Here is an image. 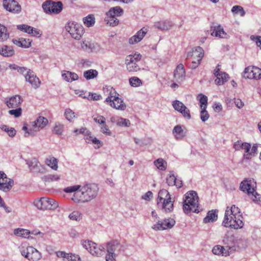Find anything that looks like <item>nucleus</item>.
I'll return each instance as SVG.
<instances>
[{
  "instance_id": "nucleus-1",
  "label": "nucleus",
  "mask_w": 261,
  "mask_h": 261,
  "mask_svg": "<svg viewBox=\"0 0 261 261\" xmlns=\"http://www.w3.org/2000/svg\"><path fill=\"white\" fill-rule=\"evenodd\" d=\"M99 188L96 184H86L81 186L79 192L74 193L71 199L76 203L88 202L96 197Z\"/></svg>"
},
{
  "instance_id": "nucleus-2",
  "label": "nucleus",
  "mask_w": 261,
  "mask_h": 261,
  "mask_svg": "<svg viewBox=\"0 0 261 261\" xmlns=\"http://www.w3.org/2000/svg\"><path fill=\"white\" fill-rule=\"evenodd\" d=\"M240 209L234 205L231 208L227 207L225 212L224 218L222 224L224 227L234 229L243 227L244 223L243 217L240 214Z\"/></svg>"
},
{
  "instance_id": "nucleus-3",
  "label": "nucleus",
  "mask_w": 261,
  "mask_h": 261,
  "mask_svg": "<svg viewBox=\"0 0 261 261\" xmlns=\"http://www.w3.org/2000/svg\"><path fill=\"white\" fill-rule=\"evenodd\" d=\"M256 188V182L252 178H245L240 185V190L247 193L253 202L258 203L261 201V195L255 191Z\"/></svg>"
},
{
  "instance_id": "nucleus-4",
  "label": "nucleus",
  "mask_w": 261,
  "mask_h": 261,
  "mask_svg": "<svg viewBox=\"0 0 261 261\" xmlns=\"http://www.w3.org/2000/svg\"><path fill=\"white\" fill-rule=\"evenodd\" d=\"M174 200H171L169 192L165 189L161 190L158 193L157 206L165 213L171 212L173 210Z\"/></svg>"
},
{
  "instance_id": "nucleus-5",
  "label": "nucleus",
  "mask_w": 261,
  "mask_h": 261,
  "mask_svg": "<svg viewBox=\"0 0 261 261\" xmlns=\"http://www.w3.org/2000/svg\"><path fill=\"white\" fill-rule=\"evenodd\" d=\"M198 199L195 191H191L186 194L183 204V210L186 214H189L191 212L197 213L196 207L198 206Z\"/></svg>"
},
{
  "instance_id": "nucleus-6",
  "label": "nucleus",
  "mask_w": 261,
  "mask_h": 261,
  "mask_svg": "<svg viewBox=\"0 0 261 261\" xmlns=\"http://www.w3.org/2000/svg\"><path fill=\"white\" fill-rule=\"evenodd\" d=\"M35 206L39 210H54L56 209L58 206V202L54 199L42 197L39 199L36 200L34 201Z\"/></svg>"
},
{
  "instance_id": "nucleus-7",
  "label": "nucleus",
  "mask_w": 261,
  "mask_h": 261,
  "mask_svg": "<svg viewBox=\"0 0 261 261\" xmlns=\"http://www.w3.org/2000/svg\"><path fill=\"white\" fill-rule=\"evenodd\" d=\"M19 250L21 254L30 261H38L42 257L41 253L32 246H21Z\"/></svg>"
},
{
  "instance_id": "nucleus-8",
  "label": "nucleus",
  "mask_w": 261,
  "mask_h": 261,
  "mask_svg": "<svg viewBox=\"0 0 261 261\" xmlns=\"http://www.w3.org/2000/svg\"><path fill=\"white\" fill-rule=\"evenodd\" d=\"M65 30L76 40H80L84 33L83 26L75 22H69L65 25Z\"/></svg>"
},
{
  "instance_id": "nucleus-9",
  "label": "nucleus",
  "mask_w": 261,
  "mask_h": 261,
  "mask_svg": "<svg viewBox=\"0 0 261 261\" xmlns=\"http://www.w3.org/2000/svg\"><path fill=\"white\" fill-rule=\"evenodd\" d=\"M42 8L46 13L58 14L62 11L63 5L61 2H55L49 1L43 4Z\"/></svg>"
},
{
  "instance_id": "nucleus-10",
  "label": "nucleus",
  "mask_w": 261,
  "mask_h": 261,
  "mask_svg": "<svg viewBox=\"0 0 261 261\" xmlns=\"http://www.w3.org/2000/svg\"><path fill=\"white\" fill-rule=\"evenodd\" d=\"M175 224V221L171 218L165 219L164 220H158L152 226V228L155 230H163L171 228Z\"/></svg>"
},
{
  "instance_id": "nucleus-11",
  "label": "nucleus",
  "mask_w": 261,
  "mask_h": 261,
  "mask_svg": "<svg viewBox=\"0 0 261 261\" xmlns=\"http://www.w3.org/2000/svg\"><path fill=\"white\" fill-rule=\"evenodd\" d=\"M243 76L246 79L258 80L261 78V69L255 66L247 67L245 69Z\"/></svg>"
},
{
  "instance_id": "nucleus-12",
  "label": "nucleus",
  "mask_w": 261,
  "mask_h": 261,
  "mask_svg": "<svg viewBox=\"0 0 261 261\" xmlns=\"http://www.w3.org/2000/svg\"><path fill=\"white\" fill-rule=\"evenodd\" d=\"M26 164L32 172L43 173L45 172V167L36 158L27 160Z\"/></svg>"
},
{
  "instance_id": "nucleus-13",
  "label": "nucleus",
  "mask_w": 261,
  "mask_h": 261,
  "mask_svg": "<svg viewBox=\"0 0 261 261\" xmlns=\"http://www.w3.org/2000/svg\"><path fill=\"white\" fill-rule=\"evenodd\" d=\"M3 5L6 10L14 14L19 13L21 10V6L15 0H3Z\"/></svg>"
},
{
  "instance_id": "nucleus-14",
  "label": "nucleus",
  "mask_w": 261,
  "mask_h": 261,
  "mask_svg": "<svg viewBox=\"0 0 261 261\" xmlns=\"http://www.w3.org/2000/svg\"><path fill=\"white\" fill-rule=\"evenodd\" d=\"M14 181L12 179L8 178L6 174L2 171H0V190L7 192L12 188Z\"/></svg>"
},
{
  "instance_id": "nucleus-15",
  "label": "nucleus",
  "mask_w": 261,
  "mask_h": 261,
  "mask_svg": "<svg viewBox=\"0 0 261 261\" xmlns=\"http://www.w3.org/2000/svg\"><path fill=\"white\" fill-rule=\"evenodd\" d=\"M25 80L26 82H29L32 87L35 89L38 88L40 86L41 82L40 80L31 69H29L26 74H25Z\"/></svg>"
},
{
  "instance_id": "nucleus-16",
  "label": "nucleus",
  "mask_w": 261,
  "mask_h": 261,
  "mask_svg": "<svg viewBox=\"0 0 261 261\" xmlns=\"http://www.w3.org/2000/svg\"><path fill=\"white\" fill-rule=\"evenodd\" d=\"M194 54L197 57L196 60L192 61L191 62H188L187 63V65L189 68L191 69H195L199 65L200 61L203 57V49L200 46L196 47L195 49Z\"/></svg>"
},
{
  "instance_id": "nucleus-17",
  "label": "nucleus",
  "mask_w": 261,
  "mask_h": 261,
  "mask_svg": "<svg viewBox=\"0 0 261 261\" xmlns=\"http://www.w3.org/2000/svg\"><path fill=\"white\" fill-rule=\"evenodd\" d=\"M211 35L220 38H227L228 35L224 32L223 27L220 24L213 23L211 27Z\"/></svg>"
},
{
  "instance_id": "nucleus-18",
  "label": "nucleus",
  "mask_w": 261,
  "mask_h": 261,
  "mask_svg": "<svg viewBox=\"0 0 261 261\" xmlns=\"http://www.w3.org/2000/svg\"><path fill=\"white\" fill-rule=\"evenodd\" d=\"M104 93L106 95H108V97L106 99L105 101L110 103L113 100V99L118 96V94L113 87L106 86L103 88Z\"/></svg>"
},
{
  "instance_id": "nucleus-19",
  "label": "nucleus",
  "mask_w": 261,
  "mask_h": 261,
  "mask_svg": "<svg viewBox=\"0 0 261 261\" xmlns=\"http://www.w3.org/2000/svg\"><path fill=\"white\" fill-rule=\"evenodd\" d=\"M146 33L147 29H144V28L141 29L135 35L129 38V43L135 44L139 42L144 38Z\"/></svg>"
},
{
  "instance_id": "nucleus-20",
  "label": "nucleus",
  "mask_w": 261,
  "mask_h": 261,
  "mask_svg": "<svg viewBox=\"0 0 261 261\" xmlns=\"http://www.w3.org/2000/svg\"><path fill=\"white\" fill-rule=\"evenodd\" d=\"M33 129L34 132H37L40 128L44 127L48 123V120L44 117L40 116L33 122Z\"/></svg>"
},
{
  "instance_id": "nucleus-21",
  "label": "nucleus",
  "mask_w": 261,
  "mask_h": 261,
  "mask_svg": "<svg viewBox=\"0 0 261 261\" xmlns=\"http://www.w3.org/2000/svg\"><path fill=\"white\" fill-rule=\"evenodd\" d=\"M174 77L178 82L182 81L185 77V70L182 64L177 65L174 73Z\"/></svg>"
},
{
  "instance_id": "nucleus-22",
  "label": "nucleus",
  "mask_w": 261,
  "mask_h": 261,
  "mask_svg": "<svg viewBox=\"0 0 261 261\" xmlns=\"http://www.w3.org/2000/svg\"><path fill=\"white\" fill-rule=\"evenodd\" d=\"M22 101V99L20 96L15 95L7 100L6 103L9 108H16L19 107Z\"/></svg>"
},
{
  "instance_id": "nucleus-23",
  "label": "nucleus",
  "mask_w": 261,
  "mask_h": 261,
  "mask_svg": "<svg viewBox=\"0 0 261 261\" xmlns=\"http://www.w3.org/2000/svg\"><path fill=\"white\" fill-rule=\"evenodd\" d=\"M109 104L112 108L121 111L124 110L126 107L123 100L121 98H119L118 96L113 99V100Z\"/></svg>"
},
{
  "instance_id": "nucleus-24",
  "label": "nucleus",
  "mask_w": 261,
  "mask_h": 261,
  "mask_svg": "<svg viewBox=\"0 0 261 261\" xmlns=\"http://www.w3.org/2000/svg\"><path fill=\"white\" fill-rule=\"evenodd\" d=\"M212 252L214 254L217 255L227 256L230 255L229 250H226L223 246L221 245L215 246L213 248Z\"/></svg>"
},
{
  "instance_id": "nucleus-25",
  "label": "nucleus",
  "mask_w": 261,
  "mask_h": 261,
  "mask_svg": "<svg viewBox=\"0 0 261 261\" xmlns=\"http://www.w3.org/2000/svg\"><path fill=\"white\" fill-rule=\"evenodd\" d=\"M218 219V210L209 211L206 216L203 219V222L205 223L213 222Z\"/></svg>"
},
{
  "instance_id": "nucleus-26",
  "label": "nucleus",
  "mask_w": 261,
  "mask_h": 261,
  "mask_svg": "<svg viewBox=\"0 0 261 261\" xmlns=\"http://www.w3.org/2000/svg\"><path fill=\"white\" fill-rule=\"evenodd\" d=\"M120 244L117 240H112L107 243V252L115 253V251L120 247Z\"/></svg>"
},
{
  "instance_id": "nucleus-27",
  "label": "nucleus",
  "mask_w": 261,
  "mask_h": 261,
  "mask_svg": "<svg viewBox=\"0 0 261 261\" xmlns=\"http://www.w3.org/2000/svg\"><path fill=\"white\" fill-rule=\"evenodd\" d=\"M172 133L177 140H181L186 136L185 132L180 125H176L174 127Z\"/></svg>"
},
{
  "instance_id": "nucleus-28",
  "label": "nucleus",
  "mask_w": 261,
  "mask_h": 261,
  "mask_svg": "<svg viewBox=\"0 0 261 261\" xmlns=\"http://www.w3.org/2000/svg\"><path fill=\"white\" fill-rule=\"evenodd\" d=\"M155 27L161 30H168L173 25L172 21L166 20L155 23Z\"/></svg>"
},
{
  "instance_id": "nucleus-29",
  "label": "nucleus",
  "mask_w": 261,
  "mask_h": 261,
  "mask_svg": "<svg viewBox=\"0 0 261 261\" xmlns=\"http://www.w3.org/2000/svg\"><path fill=\"white\" fill-rule=\"evenodd\" d=\"M125 64L127 69L129 72H137L140 70V68L137 63L131 60V59L126 58Z\"/></svg>"
},
{
  "instance_id": "nucleus-30",
  "label": "nucleus",
  "mask_w": 261,
  "mask_h": 261,
  "mask_svg": "<svg viewBox=\"0 0 261 261\" xmlns=\"http://www.w3.org/2000/svg\"><path fill=\"white\" fill-rule=\"evenodd\" d=\"M62 76L64 80L68 82H72L79 79V76L76 73L69 71H65L64 73H62Z\"/></svg>"
},
{
  "instance_id": "nucleus-31",
  "label": "nucleus",
  "mask_w": 261,
  "mask_h": 261,
  "mask_svg": "<svg viewBox=\"0 0 261 261\" xmlns=\"http://www.w3.org/2000/svg\"><path fill=\"white\" fill-rule=\"evenodd\" d=\"M233 241V238L232 237H229L226 235L224 237L223 240V244L226 245V250H229L230 253L231 252L235 250V247L232 245Z\"/></svg>"
},
{
  "instance_id": "nucleus-32",
  "label": "nucleus",
  "mask_w": 261,
  "mask_h": 261,
  "mask_svg": "<svg viewBox=\"0 0 261 261\" xmlns=\"http://www.w3.org/2000/svg\"><path fill=\"white\" fill-rule=\"evenodd\" d=\"M94 247L92 248L91 251H90V253L93 256H101L104 254L105 248L102 246H99L98 247H97V244L94 243Z\"/></svg>"
},
{
  "instance_id": "nucleus-33",
  "label": "nucleus",
  "mask_w": 261,
  "mask_h": 261,
  "mask_svg": "<svg viewBox=\"0 0 261 261\" xmlns=\"http://www.w3.org/2000/svg\"><path fill=\"white\" fill-rule=\"evenodd\" d=\"M14 54V50L10 46L5 45L0 49V54L4 57H11Z\"/></svg>"
},
{
  "instance_id": "nucleus-34",
  "label": "nucleus",
  "mask_w": 261,
  "mask_h": 261,
  "mask_svg": "<svg viewBox=\"0 0 261 261\" xmlns=\"http://www.w3.org/2000/svg\"><path fill=\"white\" fill-rule=\"evenodd\" d=\"M45 163L53 170H57L58 169V160L55 158L49 156L45 160Z\"/></svg>"
},
{
  "instance_id": "nucleus-35",
  "label": "nucleus",
  "mask_w": 261,
  "mask_h": 261,
  "mask_svg": "<svg viewBox=\"0 0 261 261\" xmlns=\"http://www.w3.org/2000/svg\"><path fill=\"white\" fill-rule=\"evenodd\" d=\"M14 234L18 237L28 239L30 237L31 232L27 229L19 228L14 230Z\"/></svg>"
},
{
  "instance_id": "nucleus-36",
  "label": "nucleus",
  "mask_w": 261,
  "mask_h": 261,
  "mask_svg": "<svg viewBox=\"0 0 261 261\" xmlns=\"http://www.w3.org/2000/svg\"><path fill=\"white\" fill-rule=\"evenodd\" d=\"M123 13V9L121 8L120 7H115L112 8H111L109 12L107 13V15L108 16H120Z\"/></svg>"
},
{
  "instance_id": "nucleus-37",
  "label": "nucleus",
  "mask_w": 261,
  "mask_h": 261,
  "mask_svg": "<svg viewBox=\"0 0 261 261\" xmlns=\"http://www.w3.org/2000/svg\"><path fill=\"white\" fill-rule=\"evenodd\" d=\"M98 71L95 69H89L84 72V77L87 80H89L97 77Z\"/></svg>"
},
{
  "instance_id": "nucleus-38",
  "label": "nucleus",
  "mask_w": 261,
  "mask_h": 261,
  "mask_svg": "<svg viewBox=\"0 0 261 261\" xmlns=\"http://www.w3.org/2000/svg\"><path fill=\"white\" fill-rule=\"evenodd\" d=\"M83 22L87 27H92L95 23V17L93 15L90 14L83 18Z\"/></svg>"
},
{
  "instance_id": "nucleus-39",
  "label": "nucleus",
  "mask_w": 261,
  "mask_h": 261,
  "mask_svg": "<svg viewBox=\"0 0 261 261\" xmlns=\"http://www.w3.org/2000/svg\"><path fill=\"white\" fill-rule=\"evenodd\" d=\"M7 29L4 25L0 24V41L6 40L9 37L7 33Z\"/></svg>"
},
{
  "instance_id": "nucleus-40",
  "label": "nucleus",
  "mask_w": 261,
  "mask_h": 261,
  "mask_svg": "<svg viewBox=\"0 0 261 261\" xmlns=\"http://www.w3.org/2000/svg\"><path fill=\"white\" fill-rule=\"evenodd\" d=\"M64 125L60 122H56L53 129V132L55 134L61 135L64 130Z\"/></svg>"
},
{
  "instance_id": "nucleus-41",
  "label": "nucleus",
  "mask_w": 261,
  "mask_h": 261,
  "mask_svg": "<svg viewBox=\"0 0 261 261\" xmlns=\"http://www.w3.org/2000/svg\"><path fill=\"white\" fill-rule=\"evenodd\" d=\"M257 150V146L256 144H254L253 145L251 150H250V152H248V153L244 154V159H250L253 156H254L255 154L256 153Z\"/></svg>"
},
{
  "instance_id": "nucleus-42",
  "label": "nucleus",
  "mask_w": 261,
  "mask_h": 261,
  "mask_svg": "<svg viewBox=\"0 0 261 261\" xmlns=\"http://www.w3.org/2000/svg\"><path fill=\"white\" fill-rule=\"evenodd\" d=\"M106 18L105 20L107 22V23L111 26H116L118 24L119 20L115 16H108Z\"/></svg>"
},
{
  "instance_id": "nucleus-43",
  "label": "nucleus",
  "mask_w": 261,
  "mask_h": 261,
  "mask_svg": "<svg viewBox=\"0 0 261 261\" xmlns=\"http://www.w3.org/2000/svg\"><path fill=\"white\" fill-rule=\"evenodd\" d=\"M33 27H32L30 25H28L27 24H20L17 25V29L29 34H31L33 33Z\"/></svg>"
},
{
  "instance_id": "nucleus-44",
  "label": "nucleus",
  "mask_w": 261,
  "mask_h": 261,
  "mask_svg": "<svg viewBox=\"0 0 261 261\" xmlns=\"http://www.w3.org/2000/svg\"><path fill=\"white\" fill-rule=\"evenodd\" d=\"M231 12L234 14H239L241 16H244L245 15V12L243 8L240 6H234L231 9Z\"/></svg>"
},
{
  "instance_id": "nucleus-45",
  "label": "nucleus",
  "mask_w": 261,
  "mask_h": 261,
  "mask_svg": "<svg viewBox=\"0 0 261 261\" xmlns=\"http://www.w3.org/2000/svg\"><path fill=\"white\" fill-rule=\"evenodd\" d=\"M64 116L67 120L69 121H72L74 118L77 116L75 113L70 109H66L64 112Z\"/></svg>"
},
{
  "instance_id": "nucleus-46",
  "label": "nucleus",
  "mask_w": 261,
  "mask_h": 261,
  "mask_svg": "<svg viewBox=\"0 0 261 261\" xmlns=\"http://www.w3.org/2000/svg\"><path fill=\"white\" fill-rule=\"evenodd\" d=\"M81 243L83 247L84 248H85L87 250H88L89 252L90 251H91L92 248L94 247V243L92 242L91 241L83 240L81 241Z\"/></svg>"
},
{
  "instance_id": "nucleus-47",
  "label": "nucleus",
  "mask_w": 261,
  "mask_h": 261,
  "mask_svg": "<svg viewBox=\"0 0 261 261\" xmlns=\"http://www.w3.org/2000/svg\"><path fill=\"white\" fill-rule=\"evenodd\" d=\"M198 97H199V102L200 103V108H206L207 105V97L205 95L200 94L198 95Z\"/></svg>"
},
{
  "instance_id": "nucleus-48",
  "label": "nucleus",
  "mask_w": 261,
  "mask_h": 261,
  "mask_svg": "<svg viewBox=\"0 0 261 261\" xmlns=\"http://www.w3.org/2000/svg\"><path fill=\"white\" fill-rule=\"evenodd\" d=\"M166 164L162 159H159L154 162V165L158 169L161 170H164L166 169L165 164Z\"/></svg>"
},
{
  "instance_id": "nucleus-49",
  "label": "nucleus",
  "mask_w": 261,
  "mask_h": 261,
  "mask_svg": "<svg viewBox=\"0 0 261 261\" xmlns=\"http://www.w3.org/2000/svg\"><path fill=\"white\" fill-rule=\"evenodd\" d=\"M130 85L133 87H139L142 84V82L140 79L137 77H132L129 80Z\"/></svg>"
},
{
  "instance_id": "nucleus-50",
  "label": "nucleus",
  "mask_w": 261,
  "mask_h": 261,
  "mask_svg": "<svg viewBox=\"0 0 261 261\" xmlns=\"http://www.w3.org/2000/svg\"><path fill=\"white\" fill-rule=\"evenodd\" d=\"M81 188L80 185H74L68 187L64 189V191L66 193L77 192H79Z\"/></svg>"
},
{
  "instance_id": "nucleus-51",
  "label": "nucleus",
  "mask_w": 261,
  "mask_h": 261,
  "mask_svg": "<svg viewBox=\"0 0 261 261\" xmlns=\"http://www.w3.org/2000/svg\"><path fill=\"white\" fill-rule=\"evenodd\" d=\"M220 65L218 64L216 67V69L214 70V74L216 76V79L215 80V83L218 85H223V82H221L220 80L219 79L220 76V73L221 72L220 71V69L219 68Z\"/></svg>"
},
{
  "instance_id": "nucleus-52",
  "label": "nucleus",
  "mask_w": 261,
  "mask_h": 261,
  "mask_svg": "<svg viewBox=\"0 0 261 261\" xmlns=\"http://www.w3.org/2000/svg\"><path fill=\"white\" fill-rule=\"evenodd\" d=\"M178 112L182 114V116L185 118L190 119L191 117L190 110L186 106H185L184 107H182V109H181V110Z\"/></svg>"
},
{
  "instance_id": "nucleus-53",
  "label": "nucleus",
  "mask_w": 261,
  "mask_h": 261,
  "mask_svg": "<svg viewBox=\"0 0 261 261\" xmlns=\"http://www.w3.org/2000/svg\"><path fill=\"white\" fill-rule=\"evenodd\" d=\"M205 108H201V110L200 112V119L201 121L203 122L207 121L210 117V115L207 112V111L206 110Z\"/></svg>"
},
{
  "instance_id": "nucleus-54",
  "label": "nucleus",
  "mask_w": 261,
  "mask_h": 261,
  "mask_svg": "<svg viewBox=\"0 0 261 261\" xmlns=\"http://www.w3.org/2000/svg\"><path fill=\"white\" fill-rule=\"evenodd\" d=\"M60 178V176L57 174H49L44 177V180L46 182L57 181Z\"/></svg>"
},
{
  "instance_id": "nucleus-55",
  "label": "nucleus",
  "mask_w": 261,
  "mask_h": 261,
  "mask_svg": "<svg viewBox=\"0 0 261 261\" xmlns=\"http://www.w3.org/2000/svg\"><path fill=\"white\" fill-rule=\"evenodd\" d=\"M84 98L90 100H98L101 99L102 97L100 94L89 93L87 94V96H84Z\"/></svg>"
},
{
  "instance_id": "nucleus-56",
  "label": "nucleus",
  "mask_w": 261,
  "mask_h": 261,
  "mask_svg": "<svg viewBox=\"0 0 261 261\" xmlns=\"http://www.w3.org/2000/svg\"><path fill=\"white\" fill-rule=\"evenodd\" d=\"M185 106L182 102L178 100H175L172 102V106L177 111H180L182 109V107H184Z\"/></svg>"
},
{
  "instance_id": "nucleus-57",
  "label": "nucleus",
  "mask_w": 261,
  "mask_h": 261,
  "mask_svg": "<svg viewBox=\"0 0 261 261\" xmlns=\"http://www.w3.org/2000/svg\"><path fill=\"white\" fill-rule=\"evenodd\" d=\"M69 218L72 220L80 221L81 219V214L77 211H74L69 215Z\"/></svg>"
},
{
  "instance_id": "nucleus-58",
  "label": "nucleus",
  "mask_w": 261,
  "mask_h": 261,
  "mask_svg": "<svg viewBox=\"0 0 261 261\" xmlns=\"http://www.w3.org/2000/svg\"><path fill=\"white\" fill-rule=\"evenodd\" d=\"M176 177L173 174H170L168 177L167 178V183L169 186H173L176 184Z\"/></svg>"
},
{
  "instance_id": "nucleus-59",
  "label": "nucleus",
  "mask_w": 261,
  "mask_h": 261,
  "mask_svg": "<svg viewBox=\"0 0 261 261\" xmlns=\"http://www.w3.org/2000/svg\"><path fill=\"white\" fill-rule=\"evenodd\" d=\"M130 125V121L128 119L119 118V121L118 122V125L120 126H125L128 127Z\"/></svg>"
},
{
  "instance_id": "nucleus-60",
  "label": "nucleus",
  "mask_w": 261,
  "mask_h": 261,
  "mask_svg": "<svg viewBox=\"0 0 261 261\" xmlns=\"http://www.w3.org/2000/svg\"><path fill=\"white\" fill-rule=\"evenodd\" d=\"M92 118L96 123L101 125L105 124L106 122V118L101 115L93 116Z\"/></svg>"
},
{
  "instance_id": "nucleus-61",
  "label": "nucleus",
  "mask_w": 261,
  "mask_h": 261,
  "mask_svg": "<svg viewBox=\"0 0 261 261\" xmlns=\"http://www.w3.org/2000/svg\"><path fill=\"white\" fill-rule=\"evenodd\" d=\"M134 141L136 143V144L139 145L141 146L147 145L149 144H150V142L149 140H146L145 139H139L137 138H134Z\"/></svg>"
},
{
  "instance_id": "nucleus-62",
  "label": "nucleus",
  "mask_w": 261,
  "mask_h": 261,
  "mask_svg": "<svg viewBox=\"0 0 261 261\" xmlns=\"http://www.w3.org/2000/svg\"><path fill=\"white\" fill-rule=\"evenodd\" d=\"M21 111L20 108H16V109L9 110V113L11 115H14L15 117H18L21 114Z\"/></svg>"
},
{
  "instance_id": "nucleus-63",
  "label": "nucleus",
  "mask_w": 261,
  "mask_h": 261,
  "mask_svg": "<svg viewBox=\"0 0 261 261\" xmlns=\"http://www.w3.org/2000/svg\"><path fill=\"white\" fill-rule=\"evenodd\" d=\"M101 132L107 135L111 136L112 132L110 130L109 127L107 125L106 122L105 124H102V126L100 127Z\"/></svg>"
},
{
  "instance_id": "nucleus-64",
  "label": "nucleus",
  "mask_w": 261,
  "mask_h": 261,
  "mask_svg": "<svg viewBox=\"0 0 261 261\" xmlns=\"http://www.w3.org/2000/svg\"><path fill=\"white\" fill-rule=\"evenodd\" d=\"M116 254L107 252L106 255V261H116Z\"/></svg>"
}]
</instances>
